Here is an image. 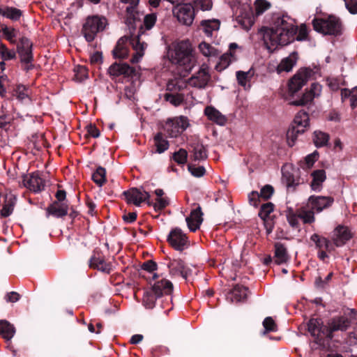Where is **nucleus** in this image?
<instances>
[{
	"label": "nucleus",
	"mask_w": 357,
	"mask_h": 357,
	"mask_svg": "<svg viewBox=\"0 0 357 357\" xmlns=\"http://www.w3.org/2000/svg\"><path fill=\"white\" fill-rule=\"evenodd\" d=\"M274 192L273 188L270 185L264 186L260 191L259 197L261 199L266 200L271 198Z\"/></svg>",
	"instance_id": "680f3d73"
},
{
	"label": "nucleus",
	"mask_w": 357,
	"mask_h": 357,
	"mask_svg": "<svg viewBox=\"0 0 357 357\" xmlns=\"http://www.w3.org/2000/svg\"><path fill=\"white\" fill-rule=\"evenodd\" d=\"M107 25V19L104 17L92 16L86 19L82 27V34L87 42L94 40L98 32L102 31Z\"/></svg>",
	"instance_id": "0eeeda50"
},
{
	"label": "nucleus",
	"mask_w": 357,
	"mask_h": 357,
	"mask_svg": "<svg viewBox=\"0 0 357 357\" xmlns=\"http://www.w3.org/2000/svg\"><path fill=\"white\" fill-rule=\"evenodd\" d=\"M123 195L128 204H132L137 206H139L144 202H146L149 205L152 204L149 202L150 195L142 188H131L125 191Z\"/></svg>",
	"instance_id": "f8f14e48"
},
{
	"label": "nucleus",
	"mask_w": 357,
	"mask_h": 357,
	"mask_svg": "<svg viewBox=\"0 0 357 357\" xmlns=\"http://www.w3.org/2000/svg\"><path fill=\"white\" fill-rule=\"evenodd\" d=\"M204 114L208 119L219 126H224L227 122V118L218 109L212 106H208L204 109Z\"/></svg>",
	"instance_id": "393cba45"
},
{
	"label": "nucleus",
	"mask_w": 357,
	"mask_h": 357,
	"mask_svg": "<svg viewBox=\"0 0 357 357\" xmlns=\"http://www.w3.org/2000/svg\"><path fill=\"white\" fill-rule=\"evenodd\" d=\"M93 181L99 186L101 187L106 181V170L102 167L96 169L92 175Z\"/></svg>",
	"instance_id": "79ce46f5"
},
{
	"label": "nucleus",
	"mask_w": 357,
	"mask_h": 357,
	"mask_svg": "<svg viewBox=\"0 0 357 357\" xmlns=\"http://www.w3.org/2000/svg\"><path fill=\"white\" fill-rule=\"evenodd\" d=\"M310 71L307 69H301L289 81V91L291 94L297 93L307 82Z\"/></svg>",
	"instance_id": "ddd939ff"
},
{
	"label": "nucleus",
	"mask_w": 357,
	"mask_h": 357,
	"mask_svg": "<svg viewBox=\"0 0 357 357\" xmlns=\"http://www.w3.org/2000/svg\"><path fill=\"white\" fill-rule=\"evenodd\" d=\"M173 290L172 283L167 280H162L153 284L152 288L146 291L143 297V304L148 309L155 306L158 298L163 296H169Z\"/></svg>",
	"instance_id": "20e7f679"
},
{
	"label": "nucleus",
	"mask_w": 357,
	"mask_h": 357,
	"mask_svg": "<svg viewBox=\"0 0 357 357\" xmlns=\"http://www.w3.org/2000/svg\"><path fill=\"white\" fill-rule=\"evenodd\" d=\"M322 87L319 83H312L310 89L306 90L302 96L296 100L291 102V105L294 106H305L311 104L315 98L320 96Z\"/></svg>",
	"instance_id": "9b49d317"
},
{
	"label": "nucleus",
	"mask_w": 357,
	"mask_h": 357,
	"mask_svg": "<svg viewBox=\"0 0 357 357\" xmlns=\"http://www.w3.org/2000/svg\"><path fill=\"white\" fill-rule=\"evenodd\" d=\"M220 22L218 20H205L201 22V26L207 37H212L213 33L218 32Z\"/></svg>",
	"instance_id": "2f4dec72"
},
{
	"label": "nucleus",
	"mask_w": 357,
	"mask_h": 357,
	"mask_svg": "<svg viewBox=\"0 0 357 357\" xmlns=\"http://www.w3.org/2000/svg\"><path fill=\"white\" fill-rule=\"evenodd\" d=\"M189 126L187 117L181 116L172 119H168L163 129L169 137H177Z\"/></svg>",
	"instance_id": "6e6552de"
},
{
	"label": "nucleus",
	"mask_w": 357,
	"mask_h": 357,
	"mask_svg": "<svg viewBox=\"0 0 357 357\" xmlns=\"http://www.w3.org/2000/svg\"><path fill=\"white\" fill-rule=\"evenodd\" d=\"M310 126V118L307 112L301 111L298 112L294 120L293 127L304 132Z\"/></svg>",
	"instance_id": "cd10ccee"
},
{
	"label": "nucleus",
	"mask_w": 357,
	"mask_h": 357,
	"mask_svg": "<svg viewBox=\"0 0 357 357\" xmlns=\"http://www.w3.org/2000/svg\"><path fill=\"white\" fill-rule=\"evenodd\" d=\"M139 1L140 0H121V3L130 5L126 9L127 16L126 23L132 24L135 20V15L137 14L136 9Z\"/></svg>",
	"instance_id": "c9c22d12"
},
{
	"label": "nucleus",
	"mask_w": 357,
	"mask_h": 357,
	"mask_svg": "<svg viewBox=\"0 0 357 357\" xmlns=\"http://www.w3.org/2000/svg\"><path fill=\"white\" fill-rule=\"evenodd\" d=\"M188 170L195 177H201L205 174V169L203 166L188 165Z\"/></svg>",
	"instance_id": "69168bd1"
},
{
	"label": "nucleus",
	"mask_w": 357,
	"mask_h": 357,
	"mask_svg": "<svg viewBox=\"0 0 357 357\" xmlns=\"http://www.w3.org/2000/svg\"><path fill=\"white\" fill-rule=\"evenodd\" d=\"M31 47V45L28 40L23 43L22 47H19V54L21 62L26 70H29L32 68V53Z\"/></svg>",
	"instance_id": "6ab92c4d"
},
{
	"label": "nucleus",
	"mask_w": 357,
	"mask_h": 357,
	"mask_svg": "<svg viewBox=\"0 0 357 357\" xmlns=\"http://www.w3.org/2000/svg\"><path fill=\"white\" fill-rule=\"evenodd\" d=\"M242 52V47L236 43H231L229 45V50L225 53L228 55L233 62L237 61L239 54Z\"/></svg>",
	"instance_id": "49530a36"
},
{
	"label": "nucleus",
	"mask_w": 357,
	"mask_h": 357,
	"mask_svg": "<svg viewBox=\"0 0 357 357\" xmlns=\"http://www.w3.org/2000/svg\"><path fill=\"white\" fill-rule=\"evenodd\" d=\"M15 333V327L5 320H0V334L3 338L10 340Z\"/></svg>",
	"instance_id": "e433bc0d"
},
{
	"label": "nucleus",
	"mask_w": 357,
	"mask_h": 357,
	"mask_svg": "<svg viewBox=\"0 0 357 357\" xmlns=\"http://www.w3.org/2000/svg\"><path fill=\"white\" fill-rule=\"evenodd\" d=\"M255 75V70L250 68L248 71L238 70L236 72V80L241 86L248 90L250 88V81Z\"/></svg>",
	"instance_id": "5701e85b"
},
{
	"label": "nucleus",
	"mask_w": 357,
	"mask_h": 357,
	"mask_svg": "<svg viewBox=\"0 0 357 357\" xmlns=\"http://www.w3.org/2000/svg\"><path fill=\"white\" fill-rule=\"evenodd\" d=\"M199 50L206 57H215L219 54V51L215 47L206 42H202L199 45Z\"/></svg>",
	"instance_id": "a19ab883"
},
{
	"label": "nucleus",
	"mask_w": 357,
	"mask_h": 357,
	"mask_svg": "<svg viewBox=\"0 0 357 357\" xmlns=\"http://www.w3.org/2000/svg\"><path fill=\"white\" fill-rule=\"evenodd\" d=\"M287 218L289 225L293 227H297L298 226V210L296 212L293 211H289L287 214Z\"/></svg>",
	"instance_id": "052dcab7"
},
{
	"label": "nucleus",
	"mask_w": 357,
	"mask_h": 357,
	"mask_svg": "<svg viewBox=\"0 0 357 357\" xmlns=\"http://www.w3.org/2000/svg\"><path fill=\"white\" fill-rule=\"evenodd\" d=\"M248 291V289L245 287L236 285L229 292L227 298L231 303H238L246 298Z\"/></svg>",
	"instance_id": "bb28decb"
},
{
	"label": "nucleus",
	"mask_w": 357,
	"mask_h": 357,
	"mask_svg": "<svg viewBox=\"0 0 357 357\" xmlns=\"http://www.w3.org/2000/svg\"><path fill=\"white\" fill-rule=\"evenodd\" d=\"M345 6L351 14L357 13V0H344Z\"/></svg>",
	"instance_id": "774afa93"
},
{
	"label": "nucleus",
	"mask_w": 357,
	"mask_h": 357,
	"mask_svg": "<svg viewBox=\"0 0 357 357\" xmlns=\"http://www.w3.org/2000/svg\"><path fill=\"white\" fill-rule=\"evenodd\" d=\"M172 11L180 23L186 26L192 24L195 14L194 6L191 3L178 4Z\"/></svg>",
	"instance_id": "1a4fd4ad"
},
{
	"label": "nucleus",
	"mask_w": 357,
	"mask_h": 357,
	"mask_svg": "<svg viewBox=\"0 0 357 357\" xmlns=\"http://www.w3.org/2000/svg\"><path fill=\"white\" fill-rule=\"evenodd\" d=\"M328 135L321 131H314V143L317 147H321L326 145L328 141Z\"/></svg>",
	"instance_id": "c03bdc74"
},
{
	"label": "nucleus",
	"mask_w": 357,
	"mask_h": 357,
	"mask_svg": "<svg viewBox=\"0 0 357 357\" xmlns=\"http://www.w3.org/2000/svg\"><path fill=\"white\" fill-rule=\"evenodd\" d=\"M350 325L349 319L346 317L334 318L330 321L326 329V336L331 339L332 333L337 331H346Z\"/></svg>",
	"instance_id": "f3484780"
},
{
	"label": "nucleus",
	"mask_w": 357,
	"mask_h": 357,
	"mask_svg": "<svg viewBox=\"0 0 357 357\" xmlns=\"http://www.w3.org/2000/svg\"><path fill=\"white\" fill-rule=\"evenodd\" d=\"M75 79L82 82L87 78L86 68L84 66H78L75 68Z\"/></svg>",
	"instance_id": "13d9d810"
},
{
	"label": "nucleus",
	"mask_w": 357,
	"mask_h": 357,
	"mask_svg": "<svg viewBox=\"0 0 357 357\" xmlns=\"http://www.w3.org/2000/svg\"><path fill=\"white\" fill-rule=\"evenodd\" d=\"M207 157L206 149L204 146L197 144L195 146L193 151V158L195 160H204Z\"/></svg>",
	"instance_id": "864d4df0"
},
{
	"label": "nucleus",
	"mask_w": 357,
	"mask_h": 357,
	"mask_svg": "<svg viewBox=\"0 0 357 357\" xmlns=\"http://www.w3.org/2000/svg\"><path fill=\"white\" fill-rule=\"evenodd\" d=\"M167 241L175 250L179 251L186 249L190 245L186 234L177 227L171 230L167 236Z\"/></svg>",
	"instance_id": "9d476101"
},
{
	"label": "nucleus",
	"mask_w": 357,
	"mask_h": 357,
	"mask_svg": "<svg viewBox=\"0 0 357 357\" xmlns=\"http://www.w3.org/2000/svg\"><path fill=\"white\" fill-rule=\"evenodd\" d=\"M68 206L65 202H54L47 208V213L56 218H61L67 215Z\"/></svg>",
	"instance_id": "7c9ffc66"
},
{
	"label": "nucleus",
	"mask_w": 357,
	"mask_h": 357,
	"mask_svg": "<svg viewBox=\"0 0 357 357\" xmlns=\"http://www.w3.org/2000/svg\"><path fill=\"white\" fill-rule=\"evenodd\" d=\"M31 93V89L22 84L17 85L14 91V96L17 100L26 104L32 101Z\"/></svg>",
	"instance_id": "a878e982"
},
{
	"label": "nucleus",
	"mask_w": 357,
	"mask_h": 357,
	"mask_svg": "<svg viewBox=\"0 0 357 357\" xmlns=\"http://www.w3.org/2000/svg\"><path fill=\"white\" fill-rule=\"evenodd\" d=\"M311 241H313L319 249H326V250L331 249V245L329 241L324 237H321L314 234L311 236Z\"/></svg>",
	"instance_id": "37998d69"
},
{
	"label": "nucleus",
	"mask_w": 357,
	"mask_h": 357,
	"mask_svg": "<svg viewBox=\"0 0 357 357\" xmlns=\"http://www.w3.org/2000/svg\"><path fill=\"white\" fill-rule=\"evenodd\" d=\"M89 266L107 273H109L112 270V265L110 263L106 262L105 259L99 253H95L91 257Z\"/></svg>",
	"instance_id": "412c9836"
},
{
	"label": "nucleus",
	"mask_w": 357,
	"mask_h": 357,
	"mask_svg": "<svg viewBox=\"0 0 357 357\" xmlns=\"http://www.w3.org/2000/svg\"><path fill=\"white\" fill-rule=\"evenodd\" d=\"M231 9L238 14L237 21L241 27L248 31L255 23L252 7L249 4L240 5L239 0H225Z\"/></svg>",
	"instance_id": "39448f33"
},
{
	"label": "nucleus",
	"mask_w": 357,
	"mask_h": 357,
	"mask_svg": "<svg viewBox=\"0 0 357 357\" xmlns=\"http://www.w3.org/2000/svg\"><path fill=\"white\" fill-rule=\"evenodd\" d=\"M312 181L310 186L313 191L320 192L322 189L323 183L326 178V172L323 169L315 170L312 172Z\"/></svg>",
	"instance_id": "c85d7f7f"
},
{
	"label": "nucleus",
	"mask_w": 357,
	"mask_h": 357,
	"mask_svg": "<svg viewBox=\"0 0 357 357\" xmlns=\"http://www.w3.org/2000/svg\"><path fill=\"white\" fill-rule=\"evenodd\" d=\"M314 29L316 31L324 35L337 36L340 34L342 24L340 19L335 16H329L327 18H315L312 21Z\"/></svg>",
	"instance_id": "423d86ee"
},
{
	"label": "nucleus",
	"mask_w": 357,
	"mask_h": 357,
	"mask_svg": "<svg viewBox=\"0 0 357 357\" xmlns=\"http://www.w3.org/2000/svg\"><path fill=\"white\" fill-rule=\"evenodd\" d=\"M267 26L261 29L264 45L272 52L279 46L287 45L295 39H307L308 31L305 24L298 28L294 18L282 12L273 13L266 17Z\"/></svg>",
	"instance_id": "f257e3e1"
},
{
	"label": "nucleus",
	"mask_w": 357,
	"mask_h": 357,
	"mask_svg": "<svg viewBox=\"0 0 357 357\" xmlns=\"http://www.w3.org/2000/svg\"><path fill=\"white\" fill-rule=\"evenodd\" d=\"M167 56L172 63L183 66L185 73H189L195 65L192 47L188 40L172 43L167 47Z\"/></svg>",
	"instance_id": "7ed1b4c3"
},
{
	"label": "nucleus",
	"mask_w": 357,
	"mask_h": 357,
	"mask_svg": "<svg viewBox=\"0 0 357 357\" xmlns=\"http://www.w3.org/2000/svg\"><path fill=\"white\" fill-rule=\"evenodd\" d=\"M248 199L251 205L257 207L259 205V202L261 199V197H259V194L258 192L252 191L248 195Z\"/></svg>",
	"instance_id": "338daca9"
},
{
	"label": "nucleus",
	"mask_w": 357,
	"mask_h": 357,
	"mask_svg": "<svg viewBox=\"0 0 357 357\" xmlns=\"http://www.w3.org/2000/svg\"><path fill=\"white\" fill-rule=\"evenodd\" d=\"M318 156L319 155L317 151H314L312 153L307 155L305 158V160L301 165V167L303 169L311 168L313 166L314 163L317 160Z\"/></svg>",
	"instance_id": "3c124183"
},
{
	"label": "nucleus",
	"mask_w": 357,
	"mask_h": 357,
	"mask_svg": "<svg viewBox=\"0 0 357 357\" xmlns=\"http://www.w3.org/2000/svg\"><path fill=\"white\" fill-rule=\"evenodd\" d=\"M128 41V38L126 37L121 38L113 50V55L115 58L118 59H125L128 55V47L127 46V43Z\"/></svg>",
	"instance_id": "473e14b6"
},
{
	"label": "nucleus",
	"mask_w": 357,
	"mask_h": 357,
	"mask_svg": "<svg viewBox=\"0 0 357 357\" xmlns=\"http://www.w3.org/2000/svg\"><path fill=\"white\" fill-rule=\"evenodd\" d=\"M169 205V200L167 197H157L155 202L153 204L155 211H160Z\"/></svg>",
	"instance_id": "0e129e2a"
},
{
	"label": "nucleus",
	"mask_w": 357,
	"mask_h": 357,
	"mask_svg": "<svg viewBox=\"0 0 357 357\" xmlns=\"http://www.w3.org/2000/svg\"><path fill=\"white\" fill-rule=\"evenodd\" d=\"M297 60V54L292 52L289 56L283 59L277 67L278 73L289 72L292 70Z\"/></svg>",
	"instance_id": "72a5a7b5"
},
{
	"label": "nucleus",
	"mask_w": 357,
	"mask_h": 357,
	"mask_svg": "<svg viewBox=\"0 0 357 357\" xmlns=\"http://www.w3.org/2000/svg\"><path fill=\"white\" fill-rule=\"evenodd\" d=\"M2 31L8 40L11 43L15 42V38L17 37V33L15 29L5 26L2 29Z\"/></svg>",
	"instance_id": "e2e57ef3"
},
{
	"label": "nucleus",
	"mask_w": 357,
	"mask_h": 357,
	"mask_svg": "<svg viewBox=\"0 0 357 357\" xmlns=\"http://www.w3.org/2000/svg\"><path fill=\"white\" fill-rule=\"evenodd\" d=\"M271 6V4L269 2H268L266 0H256L255 2V13L254 17L255 16H259L264 13L266 10H267Z\"/></svg>",
	"instance_id": "a18cd8bd"
},
{
	"label": "nucleus",
	"mask_w": 357,
	"mask_h": 357,
	"mask_svg": "<svg viewBox=\"0 0 357 357\" xmlns=\"http://www.w3.org/2000/svg\"><path fill=\"white\" fill-rule=\"evenodd\" d=\"M303 132L298 129L292 127L287 132V142L289 146H293L298 138V135Z\"/></svg>",
	"instance_id": "09e8293b"
},
{
	"label": "nucleus",
	"mask_w": 357,
	"mask_h": 357,
	"mask_svg": "<svg viewBox=\"0 0 357 357\" xmlns=\"http://www.w3.org/2000/svg\"><path fill=\"white\" fill-rule=\"evenodd\" d=\"M233 61L229 58L228 55L223 54L219 59V61L215 65V69L218 71H222L226 69Z\"/></svg>",
	"instance_id": "8fccbe9b"
},
{
	"label": "nucleus",
	"mask_w": 357,
	"mask_h": 357,
	"mask_svg": "<svg viewBox=\"0 0 357 357\" xmlns=\"http://www.w3.org/2000/svg\"><path fill=\"white\" fill-rule=\"evenodd\" d=\"M165 99L174 106L180 105L183 101V96L181 94L167 93Z\"/></svg>",
	"instance_id": "6e6d98bb"
},
{
	"label": "nucleus",
	"mask_w": 357,
	"mask_h": 357,
	"mask_svg": "<svg viewBox=\"0 0 357 357\" xmlns=\"http://www.w3.org/2000/svg\"><path fill=\"white\" fill-rule=\"evenodd\" d=\"M333 202L331 197L310 196L308 199L307 206L312 211L320 213L324 208L329 207Z\"/></svg>",
	"instance_id": "4468645a"
},
{
	"label": "nucleus",
	"mask_w": 357,
	"mask_h": 357,
	"mask_svg": "<svg viewBox=\"0 0 357 357\" xmlns=\"http://www.w3.org/2000/svg\"><path fill=\"white\" fill-rule=\"evenodd\" d=\"M0 15L12 20H17L22 16V13L16 8L0 7Z\"/></svg>",
	"instance_id": "4c0bfd02"
},
{
	"label": "nucleus",
	"mask_w": 357,
	"mask_h": 357,
	"mask_svg": "<svg viewBox=\"0 0 357 357\" xmlns=\"http://www.w3.org/2000/svg\"><path fill=\"white\" fill-rule=\"evenodd\" d=\"M157 16L155 13L146 15L144 18V26L146 29L149 30L152 29L155 24Z\"/></svg>",
	"instance_id": "4d7b16f0"
},
{
	"label": "nucleus",
	"mask_w": 357,
	"mask_h": 357,
	"mask_svg": "<svg viewBox=\"0 0 357 357\" xmlns=\"http://www.w3.org/2000/svg\"><path fill=\"white\" fill-rule=\"evenodd\" d=\"M263 326L265 329L264 333L269 331L274 332L277 331V326L271 317H268L264 320Z\"/></svg>",
	"instance_id": "bf43d9fd"
},
{
	"label": "nucleus",
	"mask_w": 357,
	"mask_h": 357,
	"mask_svg": "<svg viewBox=\"0 0 357 357\" xmlns=\"http://www.w3.org/2000/svg\"><path fill=\"white\" fill-rule=\"evenodd\" d=\"M187 158L188 152L183 149H180L173 155L174 161L179 165H184L187 161Z\"/></svg>",
	"instance_id": "5fc2aeb1"
},
{
	"label": "nucleus",
	"mask_w": 357,
	"mask_h": 357,
	"mask_svg": "<svg viewBox=\"0 0 357 357\" xmlns=\"http://www.w3.org/2000/svg\"><path fill=\"white\" fill-rule=\"evenodd\" d=\"M322 321L318 319H311L307 324L308 331L313 337L321 338V334L326 336V327L321 326Z\"/></svg>",
	"instance_id": "c756f323"
},
{
	"label": "nucleus",
	"mask_w": 357,
	"mask_h": 357,
	"mask_svg": "<svg viewBox=\"0 0 357 357\" xmlns=\"http://www.w3.org/2000/svg\"><path fill=\"white\" fill-rule=\"evenodd\" d=\"M192 6L195 10L197 9L202 11H207L212 8L213 3L211 0H195Z\"/></svg>",
	"instance_id": "de8ad7c7"
},
{
	"label": "nucleus",
	"mask_w": 357,
	"mask_h": 357,
	"mask_svg": "<svg viewBox=\"0 0 357 357\" xmlns=\"http://www.w3.org/2000/svg\"><path fill=\"white\" fill-rule=\"evenodd\" d=\"M169 273L172 275H181L187 279L191 275V270L185 266L183 261L180 259H173L167 264Z\"/></svg>",
	"instance_id": "dca6fc26"
},
{
	"label": "nucleus",
	"mask_w": 357,
	"mask_h": 357,
	"mask_svg": "<svg viewBox=\"0 0 357 357\" xmlns=\"http://www.w3.org/2000/svg\"><path fill=\"white\" fill-rule=\"evenodd\" d=\"M314 211L310 208L301 207L298 209V215L303 223H312L314 222L315 218L314 215Z\"/></svg>",
	"instance_id": "58836bf2"
},
{
	"label": "nucleus",
	"mask_w": 357,
	"mask_h": 357,
	"mask_svg": "<svg viewBox=\"0 0 357 357\" xmlns=\"http://www.w3.org/2000/svg\"><path fill=\"white\" fill-rule=\"evenodd\" d=\"M130 43L135 51L131 59V62L132 63H137L139 62L144 56L147 45L144 41L141 40L139 34L132 36L130 39Z\"/></svg>",
	"instance_id": "2eb2a0df"
},
{
	"label": "nucleus",
	"mask_w": 357,
	"mask_h": 357,
	"mask_svg": "<svg viewBox=\"0 0 357 357\" xmlns=\"http://www.w3.org/2000/svg\"><path fill=\"white\" fill-rule=\"evenodd\" d=\"M108 73L113 77L129 76L133 73V69L127 63H114L109 68Z\"/></svg>",
	"instance_id": "4be33fe9"
},
{
	"label": "nucleus",
	"mask_w": 357,
	"mask_h": 357,
	"mask_svg": "<svg viewBox=\"0 0 357 357\" xmlns=\"http://www.w3.org/2000/svg\"><path fill=\"white\" fill-rule=\"evenodd\" d=\"M24 185L35 192L42 191L45 188V181L38 173H33L23 178Z\"/></svg>",
	"instance_id": "a211bd4d"
},
{
	"label": "nucleus",
	"mask_w": 357,
	"mask_h": 357,
	"mask_svg": "<svg viewBox=\"0 0 357 357\" xmlns=\"http://www.w3.org/2000/svg\"><path fill=\"white\" fill-rule=\"evenodd\" d=\"M289 257L286 248L280 243L275 245L274 261L277 264L286 263Z\"/></svg>",
	"instance_id": "f704fd0d"
},
{
	"label": "nucleus",
	"mask_w": 357,
	"mask_h": 357,
	"mask_svg": "<svg viewBox=\"0 0 357 357\" xmlns=\"http://www.w3.org/2000/svg\"><path fill=\"white\" fill-rule=\"evenodd\" d=\"M351 237L350 231L343 226L337 227L333 234V241L337 246L344 245Z\"/></svg>",
	"instance_id": "b1692460"
},
{
	"label": "nucleus",
	"mask_w": 357,
	"mask_h": 357,
	"mask_svg": "<svg viewBox=\"0 0 357 357\" xmlns=\"http://www.w3.org/2000/svg\"><path fill=\"white\" fill-rule=\"evenodd\" d=\"M202 216L203 213L199 206H197L191 211L190 216L185 218L188 227L190 231H195L199 228L203 221Z\"/></svg>",
	"instance_id": "aec40b11"
},
{
	"label": "nucleus",
	"mask_w": 357,
	"mask_h": 357,
	"mask_svg": "<svg viewBox=\"0 0 357 357\" xmlns=\"http://www.w3.org/2000/svg\"><path fill=\"white\" fill-rule=\"evenodd\" d=\"M274 206L272 203L268 202L263 204L261 206L259 212V216L264 220H265L268 215L273 211Z\"/></svg>",
	"instance_id": "603ef678"
},
{
	"label": "nucleus",
	"mask_w": 357,
	"mask_h": 357,
	"mask_svg": "<svg viewBox=\"0 0 357 357\" xmlns=\"http://www.w3.org/2000/svg\"><path fill=\"white\" fill-rule=\"evenodd\" d=\"M154 143L156 147V152L158 153H162L167 151L169 146L168 141L163 137L161 132H158L155 135Z\"/></svg>",
	"instance_id": "ea45409f"
},
{
	"label": "nucleus",
	"mask_w": 357,
	"mask_h": 357,
	"mask_svg": "<svg viewBox=\"0 0 357 357\" xmlns=\"http://www.w3.org/2000/svg\"><path fill=\"white\" fill-rule=\"evenodd\" d=\"M185 73L183 75L175 77L169 80L167 84V90L176 93L188 86L198 89H205L211 80L209 68L206 65H202L199 70L194 73L190 78L185 79Z\"/></svg>",
	"instance_id": "f03ea898"
}]
</instances>
